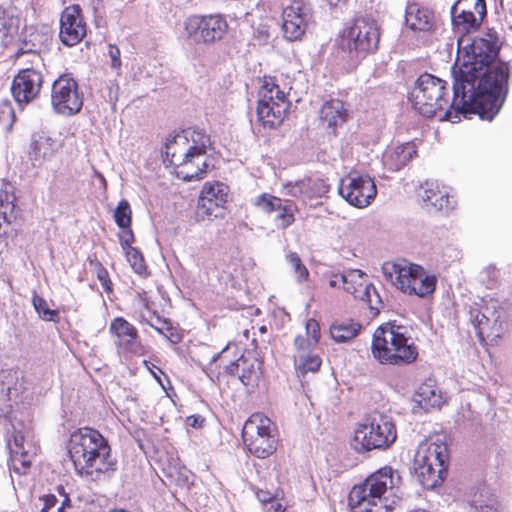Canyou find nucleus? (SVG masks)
Listing matches in <instances>:
<instances>
[{
    "mask_svg": "<svg viewBox=\"0 0 512 512\" xmlns=\"http://www.w3.org/2000/svg\"><path fill=\"white\" fill-rule=\"evenodd\" d=\"M321 358L318 354H294V366L298 376H305L308 372H316L321 366Z\"/></svg>",
    "mask_w": 512,
    "mask_h": 512,
    "instance_id": "obj_33",
    "label": "nucleus"
},
{
    "mask_svg": "<svg viewBox=\"0 0 512 512\" xmlns=\"http://www.w3.org/2000/svg\"><path fill=\"white\" fill-rule=\"evenodd\" d=\"M396 439L397 429L393 418L374 411L366 415L357 425L352 445L358 452L386 450Z\"/></svg>",
    "mask_w": 512,
    "mask_h": 512,
    "instance_id": "obj_6",
    "label": "nucleus"
},
{
    "mask_svg": "<svg viewBox=\"0 0 512 512\" xmlns=\"http://www.w3.org/2000/svg\"><path fill=\"white\" fill-rule=\"evenodd\" d=\"M479 279L486 288L493 289L498 284L499 270L493 265H488L480 272Z\"/></svg>",
    "mask_w": 512,
    "mask_h": 512,
    "instance_id": "obj_43",
    "label": "nucleus"
},
{
    "mask_svg": "<svg viewBox=\"0 0 512 512\" xmlns=\"http://www.w3.org/2000/svg\"><path fill=\"white\" fill-rule=\"evenodd\" d=\"M401 477L397 470L384 466L370 474L363 483L355 485L349 494L353 512H388L391 505L387 494L399 486Z\"/></svg>",
    "mask_w": 512,
    "mask_h": 512,
    "instance_id": "obj_3",
    "label": "nucleus"
},
{
    "mask_svg": "<svg viewBox=\"0 0 512 512\" xmlns=\"http://www.w3.org/2000/svg\"><path fill=\"white\" fill-rule=\"evenodd\" d=\"M282 30L289 41L300 40L313 21L311 5L303 0L292 1L282 12Z\"/></svg>",
    "mask_w": 512,
    "mask_h": 512,
    "instance_id": "obj_16",
    "label": "nucleus"
},
{
    "mask_svg": "<svg viewBox=\"0 0 512 512\" xmlns=\"http://www.w3.org/2000/svg\"><path fill=\"white\" fill-rule=\"evenodd\" d=\"M413 400L425 411L440 407L443 402L441 392L431 380L422 383L418 387Z\"/></svg>",
    "mask_w": 512,
    "mask_h": 512,
    "instance_id": "obj_30",
    "label": "nucleus"
},
{
    "mask_svg": "<svg viewBox=\"0 0 512 512\" xmlns=\"http://www.w3.org/2000/svg\"><path fill=\"white\" fill-rule=\"evenodd\" d=\"M60 147L59 141L52 138L47 133L41 132L34 134L30 152L34 165H42L46 161H51Z\"/></svg>",
    "mask_w": 512,
    "mask_h": 512,
    "instance_id": "obj_27",
    "label": "nucleus"
},
{
    "mask_svg": "<svg viewBox=\"0 0 512 512\" xmlns=\"http://www.w3.org/2000/svg\"><path fill=\"white\" fill-rule=\"evenodd\" d=\"M241 369H242V361H241V357H239L236 361L231 362L229 365H227L225 368V371L230 375H236V374H240Z\"/></svg>",
    "mask_w": 512,
    "mask_h": 512,
    "instance_id": "obj_54",
    "label": "nucleus"
},
{
    "mask_svg": "<svg viewBox=\"0 0 512 512\" xmlns=\"http://www.w3.org/2000/svg\"><path fill=\"white\" fill-rule=\"evenodd\" d=\"M86 457V466L77 473L93 481H105L116 470V460L111 456L108 441L102 436V445L91 449Z\"/></svg>",
    "mask_w": 512,
    "mask_h": 512,
    "instance_id": "obj_17",
    "label": "nucleus"
},
{
    "mask_svg": "<svg viewBox=\"0 0 512 512\" xmlns=\"http://www.w3.org/2000/svg\"><path fill=\"white\" fill-rule=\"evenodd\" d=\"M467 504L469 512H501L495 493L485 483L471 489Z\"/></svg>",
    "mask_w": 512,
    "mask_h": 512,
    "instance_id": "obj_26",
    "label": "nucleus"
},
{
    "mask_svg": "<svg viewBox=\"0 0 512 512\" xmlns=\"http://www.w3.org/2000/svg\"><path fill=\"white\" fill-rule=\"evenodd\" d=\"M416 155L415 145L404 143L387 150L383 156L384 165L391 171H398Z\"/></svg>",
    "mask_w": 512,
    "mask_h": 512,
    "instance_id": "obj_28",
    "label": "nucleus"
},
{
    "mask_svg": "<svg viewBox=\"0 0 512 512\" xmlns=\"http://www.w3.org/2000/svg\"><path fill=\"white\" fill-rule=\"evenodd\" d=\"M344 272L343 273H331L329 279V286L331 288H344Z\"/></svg>",
    "mask_w": 512,
    "mask_h": 512,
    "instance_id": "obj_52",
    "label": "nucleus"
},
{
    "mask_svg": "<svg viewBox=\"0 0 512 512\" xmlns=\"http://www.w3.org/2000/svg\"><path fill=\"white\" fill-rule=\"evenodd\" d=\"M14 32H16V27H14L12 23L0 25V40L5 41L7 37L11 36Z\"/></svg>",
    "mask_w": 512,
    "mask_h": 512,
    "instance_id": "obj_53",
    "label": "nucleus"
},
{
    "mask_svg": "<svg viewBox=\"0 0 512 512\" xmlns=\"http://www.w3.org/2000/svg\"><path fill=\"white\" fill-rule=\"evenodd\" d=\"M211 146L210 136L202 130L186 129L168 139L165 144V160L175 167L185 181L202 179L212 159L207 155Z\"/></svg>",
    "mask_w": 512,
    "mask_h": 512,
    "instance_id": "obj_2",
    "label": "nucleus"
},
{
    "mask_svg": "<svg viewBox=\"0 0 512 512\" xmlns=\"http://www.w3.org/2000/svg\"><path fill=\"white\" fill-rule=\"evenodd\" d=\"M229 345H227L224 349H222V351H220L219 353L215 354L212 359H211V363H214L216 362L219 357L228 349Z\"/></svg>",
    "mask_w": 512,
    "mask_h": 512,
    "instance_id": "obj_58",
    "label": "nucleus"
},
{
    "mask_svg": "<svg viewBox=\"0 0 512 512\" xmlns=\"http://www.w3.org/2000/svg\"><path fill=\"white\" fill-rule=\"evenodd\" d=\"M43 75L35 68H26L14 77L11 92L19 106H24L35 100L43 85Z\"/></svg>",
    "mask_w": 512,
    "mask_h": 512,
    "instance_id": "obj_20",
    "label": "nucleus"
},
{
    "mask_svg": "<svg viewBox=\"0 0 512 512\" xmlns=\"http://www.w3.org/2000/svg\"><path fill=\"white\" fill-rule=\"evenodd\" d=\"M271 507L275 509V512H283L281 504H279V503L272 502Z\"/></svg>",
    "mask_w": 512,
    "mask_h": 512,
    "instance_id": "obj_59",
    "label": "nucleus"
},
{
    "mask_svg": "<svg viewBox=\"0 0 512 512\" xmlns=\"http://www.w3.org/2000/svg\"><path fill=\"white\" fill-rule=\"evenodd\" d=\"M110 333L116 337L115 345L119 353L142 356L146 353L137 329L122 317L115 318L109 326Z\"/></svg>",
    "mask_w": 512,
    "mask_h": 512,
    "instance_id": "obj_21",
    "label": "nucleus"
},
{
    "mask_svg": "<svg viewBox=\"0 0 512 512\" xmlns=\"http://www.w3.org/2000/svg\"><path fill=\"white\" fill-rule=\"evenodd\" d=\"M288 192L287 194L293 197L304 196L305 188V179L295 182L294 184H290L287 186Z\"/></svg>",
    "mask_w": 512,
    "mask_h": 512,
    "instance_id": "obj_50",
    "label": "nucleus"
},
{
    "mask_svg": "<svg viewBox=\"0 0 512 512\" xmlns=\"http://www.w3.org/2000/svg\"><path fill=\"white\" fill-rule=\"evenodd\" d=\"M228 201V186L221 182L206 183L198 200L199 212L217 217L216 210Z\"/></svg>",
    "mask_w": 512,
    "mask_h": 512,
    "instance_id": "obj_24",
    "label": "nucleus"
},
{
    "mask_svg": "<svg viewBox=\"0 0 512 512\" xmlns=\"http://www.w3.org/2000/svg\"><path fill=\"white\" fill-rule=\"evenodd\" d=\"M405 22L413 31L428 32L433 27V18L429 11L414 3L406 8Z\"/></svg>",
    "mask_w": 512,
    "mask_h": 512,
    "instance_id": "obj_29",
    "label": "nucleus"
},
{
    "mask_svg": "<svg viewBox=\"0 0 512 512\" xmlns=\"http://www.w3.org/2000/svg\"><path fill=\"white\" fill-rule=\"evenodd\" d=\"M131 207L127 200H122L114 212V219L120 228H128L131 226Z\"/></svg>",
    "mask_w": 512,
    "mask_h": 512,
    "instance_id": "obj_38",
    "label": "nucleus"
},
{
    "mask_svg": "<svg viewBox=\"0 0 512 512\" xmlns=\"http://www.w3.org/2000/svg\"><path fill=\"white\" fill-rule=\"evenodd\" d=\"M12 439H8L12 469L18 474H25L37 455L38 446L34 441L31 424H24L16 418L12 421Z\"/></svg>",
    "mask_w": 512,
    "mask_h": 512,
    "instance_id": "obj_11",
    "label": "nucleus"
},
{
    "mask_svg": "<svg viewBox=\"0 0 512 512\" xmlns=\"http://www.w3.org/2000/svg\"><path fill=\"white\" fill-rule=\"evenodd\" d=\"M360 329L361 324L352 319L337 320L331 325L330 334L333 340L343 343L355 338Z\"/></svg>",
    "mask_w": 512,
    "mask_h": 512,
    "instance_id": "obj_32",
    "label": "nucleus"
},
{
    "mask_svg": "<svg viewBox=\"0 0 512 512\" xmlns=\"http://www.w3.org/2000/svg\"><path fill=\"white\" fill-rule=\"evenodd\" d=\"M242 369L239 374L240 381L246 386H253L257 383L260 372L259 366L254 360L241 356Z\"/></svg>",
    "mask_w": 512,
    "mask_h": 512,
    "instance_id": "obj_35",
    "label": "nucleus"
},
{
    "mask_svg": "<svg viewBox=\"0 0 512 512\" xmlns=\"http://www.w3.org/2000/svg\"><path fill=\"white\" fill-rule=\"evenodd\" d=\"M15 196L13 194V186L9 182L2 181L0 183V215L8 221V217L14 210Z\"/></svg>",
    "mask_w": 512,
    "mask_h": 512,
    "instance_id": "obj_34",
    "label": "nucleus"
},
{
    "mask_svg": "<svg viewBox=\"0 0 512 512\" xmlns=\"http://www.w3.org/2000/svg\"><path fill=\"white\" fill-rule=\"evenodd\" d=\"M380 32L375 20L361 17L355 19L352 26L340 40V48L352 66L357 65L378 48Z\"/></svg>",
    "mask_w": 512,
    "mask_h": 512,
    "instance_id": "obj_7",
    "label": "nucleus"
},
{
    "mask_svg": "<svg viewBox=\"0 0 512 512\" xmlns=\"http://www.w3.org/2000/svg\"><path fill=\"white\" fill-rule=\"evenodd\" d=\"M41 500L43 501L44 505L48 507L50 510L56 506L58 503V499L55 495L48 494L44 495Z\"/></svg>",
    "mask_w": 512,
    "mask_h": 512,
    "instance_id": "obj_55",
    "label": "nucleus"
},
{
    "mask_svg": "<svg viewBox=\"0 0 512 512\" xmlns=\"http://www.w3.org/2000/svg\"><path fill=\"white\" fill-rule=\"evenodd\" d=\"M68 508H71V500L64 494L60 506L54 512H67Z\"/></svg>",
    "mask_w": 512,
    "mask_h": 512,
    "instance_id": "obj_56",
    "label": "nucleus"
},
{
    "mask_svg": "<svg viewBox=\"0 0 512 512\" xmlns=\"http://www.w3.org/2000/svg\"><path fill=\"white\" fill-rule=\"evenodd\" d=\"M51 105L64 116L78 113L83 106V95L76 80L68 74L60 75L51 87Z\"/></svg>",
    "mask_w": 512,
    "mask_h": 512,
    "instance_id": "obj_14",
    "label": "nucleus"
},
{
    "mask_svg": "<svg viewBox=\"0 0 512 512\" xmlns=\"http://www.w3.org/2000/svg\"><path fill=\"white\" fill-rule=\"evenodd\" d=\"M257 498L260 502L266 503L272 499V495L269 492L261 491L257 493Z\"/></svg>",
    "mask_w": 512,
    "mask_h": 512,
    "instance_id": "obj_57",
    "label": "nucleus"
},
{
    "mask_svg": "<svg viewBox=\"0 0 512 512\" xmlns=\"http://www.w3.org/2000/svg\"><path fill=\"white\" fill-rule=\"evenodd\" d=\"M420 197L426 207H432L437 211L451 212L456 207V200L447 191L440 189L435 181H426L421 187Z\"/></svg>",
    "mask_w": 512,
    "mask_h": 512,
    "instance_id": "obj_25",
    "label": "nucleus"
},
{
    "mask_svg": "<svg viewBox=\"0 0 512 512\" xmlns=\"http://www.w3.org/2000/svg\"><path fill=\"white\" fill-rule=\"evenodd\" d=\"M40 512H50V509L48 507H46L45 505H43Z\"/></svg>",
    "mask_w": 512,
    "mask_h": 512,
    "instance_id": "obj_61",
    "label": "nucleus"
},
{
    "mask_svg": "<svg viewBox=\"0 0 512 512\" xmlns=\"http://www.w3.org/2000/svg\"><path fill=\"white\" fill-rule=\"evenodd\" d=\"M382 273L387 281L403 293L422 298L431 295L437 284L435 275L404 259L383 263Z\"/></svg>",
    "mask_w": 512,
    "mask_h": 512,
    "instance_id": "obj_5",
    "label": "nucleus"
},
{
    "mask_svg": "<svg viewBox=\"0 0 512 512\" xmlns=\"http://www.w3.org/2000/svg\"><path fill=\"white\" fill-rule=\"evenodd\" d=\"M111 512H129V511H126V510H123V509H119V510H113Z\"/></svg>",
    "mask_w": 512,
    "mask_h": 512,
    "instance_id": "obj_62",
    "label": "nucleus"
},
{
    "mask_svg": "<svg viewBox=\"0 0 512 512\" xmlns=\"http://www.w3.org/2000/svg\"><path fill=\"white\" fill-rule=\"evenodd\" d=\"M86 33L87 25L79 5L66 7L60 16L59 37L61 42L68 47L75 46L82 41Z\"/></svg>",
    "mask_w": 512,
    "mask_h": 512,
    "instance_id": "obj_22",
    "label": "nucleus"
},
{
    "mask_svg": "<svg viewBox=\"0 0 512 512\" xmlns=\"http://www.w3.org/2000/svg\"><path fill=\"white\" fill-rule=\"evenodd\" d=\"M127 261L130 263L132 269L139 275H143L146 272V265L144 261V257L141 252L132 247L130 249L125 250Z\"/></svg>",
    "mask_w": 512,
    "mask_h": 512,
    "instance_id": "obj_41",
    "label": "nucleus"
},
{
    "mask_svg": "<svg viewBox=\"0 0 512 512\" xmlns=\"http://www.w3.org/2000/svg\"><path fill=\"white\" fill-rule=\"evenodd\" d=\"M286 259L294 270L297 282L302 283L306 281L309 277V271L302 263L300 256L296 252H290L287 254Z\"/></svg>",
    "mask_w": 512,
    "mask_h": 512,
    "instance_id": "obj_39",
    "label": "nucleus"
},
{
    "mask_svg": "<svg viewBox=\"0 0 512 512\" xmlns=\"http://www.w3.org/2000/svg\"><path fill=\"white\" fill-rule=\"evenodd\" d=\"M15 121V112L9 99L0 100V124L9 130Z\"/></svg>",
    "mask_w": 512,
    "mask_h": 512,
    "instance_id": "obj_40",
    "label": "nucleus"
},
{
    "mask_svg": "<svg viewBox=\"0 0 512 512\" xmlns=\"http://www.w3.org/2000/svg\"><path fill=\"white\" fill-rule=\"evenodd\" d=\"M7 23H12V22L11 21L8 22L5 18H0V25L7 24Z\"/></svg>",
    "mask_w": 512,
    "mask_h": 512,
    "instance_id": "obj_60",
    "label": "nucleus"
},
{
    "mask_svg": "<svg viewBox=\"0 0 512 512\" xmlns=\"http://www.w3.org/2000/svg\"><path fill=\"white\" fill-rule=\"evenodd\" d=\"M306 335L309 339H311L312 343H318L320 338V328L319 324L315 319H309L306 322Z\"/></svg>",
    "mask_w": 512,
    "mask_h": 512,
    "instance_id": "obj_47",
    "label": "nucleus"
},
{
    "mask_svg": "<svg viewBox=\"0 0 512 512\" xmlns=\"http://www.w3.org/2000/svg\"><path fill=\"white\" fill-rule=\"evenodd\" d=\"M171 341H172L173 343H177V342L179 341V338L177 337L176 339H171Z\"/></svg>",
    "mask_w": 512,
    "mask_h": 512,
    "instance_id": "obj_63",
    "label": "nucleus"
},
{
    "mask_svg": "<svg viewBox=\"0 0 512 512\" xmlns=\"http://www.w3.org/2000/svg\"><path fill=\"white\" fill-rule=\"evenodd\" d=\"M290 101L273 78L265 77L258 92L257 118L265 128H276L284 121Z\"/></svg>",
    "mask_w": 512,
    "mask_h": 512,
    "instance_id": "obj_9",
    "label": "nucleus"
},
{
    "mask_svg": "<svg viewBox=\"0 0 512 512\" xmlns=\"http://www.w3.org/2000/svg\"><path fill=\"white\" fill-rule=\"evenodd\" d=\"M344 290L354 296L355 299L363 301L367 306L379 312L382 307V300L372 283L366 280V274L359 269H348L344 271Z\"/></svg>",
    "mask_w": 512,
    "mask_h": 512,
    "instance_id": "obj_18",
    "label": "nucleus"
},
{
    "mask_svg": "<svg viewBox=\"0 0 512 512\" xmlns=\"http://www.w3.org/2000/svg\"><path fill=\"white\" fill-rule=\"evenodd\" d=\"M228 23L220 15L191 16L185 21L188 37L195 43L211 44L221 40L226 34Z\"/></svg>",
    "mask_w": 512,
    "mask_h": 512,
    "instance_id": "obj_15",
    "label": "nucleus"
},
{
    "mask_svg": "<svg viewBox=\"0 0 512 512\" xmlns=\"http://www.w3.org/2000/svg\"><path fill=\"white\" fill-rule=\"evenodd\" d=\"M32 304L42 319L46 321H55V318L57 317V311L50 309L44 298L34 294L32 298Z\"/></svg>",
    "mask_w": 512,
    "mask_h": 512,
    "instance_id": "obj_42",
    "label": "nucleus"
},
{
    "mask_svg": "<svg viewBox=\"0 0 512 512\" xmlns=\"http://www.w3.org/2000/svg\"><path fill=\"white\" fill-rule=\"evenodd\" d=\"M97 277L101 282L102 287L108 292L111 291V281L109 279L108 272L105 268L101 267L98 270Z\"/></svg>",
    "mask_w": 512,
    "mask_h": 512,
    "instance_id": "obj_51",
    "label": "nucleus"
},
{
    "mask_svg": "<svg viewBox=\"0 0 512 512\" xmlns=\"http://www.w3.org/2000/svg\"><path fill=\"white\" fill-rule=\"evenodd\" d=\"M276 212L277 215L275 216L274 222L277 228L284 230L294 223V206L289 201H285L282 209Z\"/></svg>",
    "mask_w": 512,
    "mask_h": 512,
    "instance_id": "obj_37",
    "label": "nucleus"
},
{
    "mask_svg": "<svg viewBox=\"0 0 512 512\" xmlns=\"http://www.w3.org/2000/svg\"><path fill=\"white\" fill-rule=\"evenodd\" d=\"M371 351L373 357L385 365H408L418 357V349L408 327L394 323H386L375 330Z\"/></svg>",
    "mask_w": 512,
    "mask_h": 512,
    "instance_id": "obj_4",
    "label": "nucleus"
},
{
    "mask_svg": "<svg viewBox=\"0 0 512 512\" xmlns=\"http://www.w3.org/2000/svg\"><path fill=\"white\" fill-rule=\"evenodd\" d=\"M295 354H307L312 352L311 349L316 346V343H312L308 337L298 335L294 339Z\"/></svg>",
    "mask_w": 512,
    "mask_h": 512,
    "instance_id": "obj_45",
    "label": "nucleus"
},
{
    "mask_svg": "<svg viewBox=\"0 0 512 512\" xmlns=\"http://www.w3.org/2000/svg\"><path fill=\"white\" fill-rule=\"evenodd\" d=\"M168 476L174 479L177 483L183 484L188 480V471L185 468L174 466L169 468Z\"/></svg>",
    "mask_w": 512,
    "mask_h": 512,
    "instance_id": "obj_49",
    "label": "nucleus"
},
{
    "mask_svg": "<svg viewBox=\"0 0 512 512\" xmlns=\"http://www.w3.org/2000/svg\"><path fill=\"white\" fill-rule=\"evenodd\" d=\"M121 229L122 231L119 233V242L122 249L125 251L132 248L131 244L134 241V234L130 227Z\"/></svg>",
    "mask_w": 512,
    "mask_h": 512,
    "instance_id": "obj_48",
    "label": "nucleus"
},
{
    "mask_svg": "<svg viewBox=\"0 0 512 512\" xmlns=\"http://www.w3.org/2000/svg\"><path fill=\"white\" fill-rule=\"evenodd\" d=\"M108 56L110 58V67L117 72L119 75L121 72V53L120 49L113 44L108 45Z\"/></svg>",
    "mask_w": 512,
    "mask_h": 512,
    "instance_id": "obj_46",
    "label": "nucleus"
},
{
    "mask_svg": "<svg viewBox=\"0 0 512 512\" xmlns=\"http://www.w3.org/2000/svg\"><path fill=\"white\" fill-rule=\"evenodd\" d=\"M458 53L452 66L453 98L449 99L446 82L432 74L418 77L410 93L415 110L433 117L446 109L443 119L453 123L460 115L478 114L491 121L500 111L508 91L509 68L505 63H493L496 44L486 38L457 41Z\"/></svg>",
    "mask_w": 512,
    "mask_h": 512,
    "instance_id": "obj_1",
    "label": "nucleus"
},
{
    "mask_svg": "<svg viewBox=\"0 0 512 512\" xmlns=\"http://www.w3.org/2000/svg\"><path fill=\"white\" fill-rule=\"evenodd\" d=\"M338 193L351 206L365 208L375 199L377 188L369 175L352 171L341 178Z\"/></svg>",
    "mask_w": 512,
    "mask_h": 512,
    "instance_id": "obj_13",
    "label": "nucleus"
},
{
    "mask_svg": "<svg viewBox=\"0 0 512 512\" xmlns=\"http://www.w3.org/2000/svg\"><path fill=\"white\" fill-rule=\"evenodd\" d=\"M304 196L307 198L321 197L327 192L326 186L321 180L305 179Z\"/></svg>",
    "mask_w": 512,
    "mask_h": 512,
    "instance_id": "obj_44",
    "label": "nucleus"
},
{
    "mask_svg": "<svg viewBox=\"0 0 512 512\" xmlns=\"http://www.w3.org/2000/svg\"><path fill=\"white\" fill-rule=\"evenodd\" d=\"M447 459L448 448L444 442L426 441L419 445L414 458V470L423 488L433 489L442 483Z\"/></svg>",
    "mask_w": 512,
    "mask_h": 512,
    "instance_id": "obj_8",
    "label": "nucleus"
},
{
    "mask_svg": "<svg viewBox=\"0 0 512 512\" xmlns=\"http://www.w3.org/2000/svg\"><path fill=\"white\" fill-rule=\"evenodd\" d=\"M504 311L499 302L494 299L485 301L484 304L475 303L469 309V321L476 330L480 341L486 338L494 340L499 338L504 331Z\"/></svg>",
    "mask_w": 512,
    "mask_h": 512,
    "instance_id": "obj_12",
    "label": "nucleus"
},
{
    "mask_svg": "<svg viewBox=\"0 0 512 512\" xmlns=\"http://www.w3.org/2000/svg\"><path fill=\"white\" fill-rule=\"evenodd\" d=\"M102 445V435L91 428H82L73 432L68 444V453L74 468L81 471L86 466V457L90 450Z\"/></svg>",
    "mask_w": 512,
    "mask_h": 512,
    "instance_id": "obj_19",
    "label": "nucleus"
},
{
    "mask_svg": "<svg viewBox=\"0 0 512 512\" xmlns=\"http://www.w3.org/2000/svg\"><path fill=\"white\" fill-rule=\"evenodd\" d=\"M320 118L330 128L341 126L347 119L344 103L338 99L325 102L320 110Z\"/></svg>",
    "mask_w": 512,
    "mask_h": 512,
    "instance_id": "obj_31",
    "label": "nucleus"
},
{
    "mask_svg": "<svg viewBox=\"0 0 512 512\" xmlns=\"http://www.w3.org/2000/svg\"><path fill=\"white\" fill-rule=\"evenodd\" d=\"M242 438L249 452L258 458H266L276 451L275 427L261 414H254L245 422Z\"/></svg>",
    "mask_w": 512,
    "mask_h": 512,
    "instance_id": "obj_10",
    "label": "nucleus"
},
{
    "mask_svg": "<svg viewBox=\"0 0 512 512\" xmlns=\"http://www.w3.org/2000/svg\"><path fill=\"white\" fill-rule=\"evenodd\" d=\"M467 2L468 0H464L454 4L451 8V18L455 29L462 34L458 40L461 38H468L471 42L475 39H479L480 37L471 39L468 35L465 34L470 30L479 27L483 17L486 14V6L484 0H474V9L479 14V17H476L474 11L463 7L467 4Z\"/></svg>",
    "mask_w": 512,
    "mask_h": 512,
    "instance_id": "obj_23",
    "label": "nucleus"
},
{
    "mask_svg": "<svg viewBox=\"0 0 512 512\" xmlns=\"http://www.w3.org/2000/svg\"><path fill=\"white\" fill-rule=\"evenodd\" d=\"M254 204L262 211L272 213L282 209L285 201L271 194L263 193L256 198Z\"/></svg>",
    "mask_w": 512,
    "mask_h": 512,
    "instance_id": "obj_36",
    "label": "nucleus"
}]
</instances>
